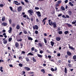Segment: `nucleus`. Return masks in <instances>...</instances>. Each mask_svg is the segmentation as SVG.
Returning <instances> with one entry per match:
<instances>
[{"mask_svg":"<svg viewBox=\"0 0 76 76\" xmlns=\"http://www.w3.org/2000/svg\"><path fill=\"white\" fill-rule=\"evenodd\" d=\"M28 12L29 13L30 15L31 16H32L33 15V14H34V11L32 10H28Z\"/></svg>","mask_w":76,"mask_h":76,"instance_id":"1","label":"nucleus"},{"mask_svg":"<svg viewBox=\"0 0 76 76\" xmlns=\"http://www.w3.org/2000/svg\"><path fill=\"white\" fill-rule=\"evenodd\" d=\"M15 46L17 48V49H19L20 48L19 47V44L18 42H16L15 44Z\"/></svg>","mask_w":76,"mask_h":76,"instance_id":"2","label":"nucleus"},{"mask_svg":"<svg viewBox=\"0 0 76 76\" xmlns=\"http://www.w3.org/2000/svg\"><path fill=\"white\" fill-rule=\"evenodd\" d=\"M49 24L50 26H51V25H53V21H51L50 19H49L48 20Z\"/></svg>","mask_w":76,"mask_h":76,"instance_id":"3","label":"nucleus"},{"mask_svg":"<svg viewBox=\"0 0 76 76\" xmlns=\"http://www.w3.org/2000/svg\"><path fill=\"white\" fill-rule=\"evenodd\" d=\"M68 45L69 46V48L71 50H75V48H73V46H70V44H69Z\"/></svg>","mask_w":76,"mask_h":76,"instance_id":"4","label":"nucleus"},{"mask_svg":"<svg viewBox=\"0 0 76 76\" xmlns=\"http://www.w3.org/2000/svg\"><path fill=\"white\" fill-rule=\"evenodd\" d=\"M36 14L39 17H41V12L39 11H36Z\"/></svg>","mask_w":76,"mask_h":76,"instance_id":"5","label":"nucleus"},{"mask_svg":"<svg viewBox=\"0 0 76 76\" xmlns=\"http://www.w3.org/2000/svg\"><path fill=\"white\" fill-rule=\"evenodd\" d=\"M33 29L38 30V26L37 25H35L34 26H33Z\"/></svg>","mask_w":76,"mask_h":76,"instance_id":"6","label":"nucleus"},{"mask_svg":"<svg viewBox=\"0 0 76 76\" xmlns=\"http://www.w3.org/2000/svg\"><path fill=\"white\" fill-rule=\"evenodd\" d=\"M62 17L64 19H66V18H69V16L68 15H66V17L64 15H62Z\"/></svg>","mask_w":76,"mask_h":76,"instance_id":"7","label":"nucleus"},{"mask_svg":"<svg viewBox=\"0 0 76 76\" xmlns=\"http://www.w3.org/2000/svg\"><path fill=\"white\" fill-rule=\"evenodd\" d=\"M13 3H14L15 4H16V5H18V6L19 5H20V3H18V1H13ZM18 3V4H17Z\"/></svg>","mask_w":76,"mask_h":76,"instance_id":"8","label":"nucleus"},{"mask_svg":"<svg viewBox=\"0 0 76 76\" xmlns=\"http://www.w3.org/2000/svg\"><path fill=\"white\" fill-rule=\"evenodd\" d=\"M53 28H56V27H57V23L56 22H53Z\"/></svg>","mask_w":76,"mask_h":76,"instance_id":"9","label":"nucleus"},{"mask_svg":"<svg viewBox=\"0 0 76 76\" xmlns=\"http://www.w3.org/2000/svg\"><path fill=\"white\" fill-rule=\"evenodd\" d=\"M67 54L69 56H72V53L69 51H67Z\"/></svg>","mask_w":76,"mask_h":76,"instance_id":"10","label":"nucleus"},{"mask_svg":"<svg viewBox=\"0 0 76 76\" xmlns=\"http://www.w3.org/2000/svg\"><path fill=\"white\" fill-rule=\"evenodd\" d=\"M10 29L8 30V32L9 33H11L12 32V27H9Z\"/></svg>","mask_w":76,"mask_h":76,"instance_id":"11","label":"nucleus"},{"mask_svg":"<svg viewBox=\"0 0 76 76\" xmlns=\"http://www.w3.org/2000/svg\"><path fill=\"white\" fill-rule=\"evenodd\" d=\"M2 25H3L4 26H6L7 25V23H6L4 22L2 23Z\"/></svg>","mask_w":76,"mask_h":76,"instance_id":"12","label":"nucleus"},{"mask_svg":"<svg viewBox=\"0 0 76 76\" xmlns=\"http://www.w3.org/2000/svg\"><path fill=\"white\" fill-rule=\"evenodd\" d=\"M24 69H25V70H27V71H28V70H31V69H30V68H29L28 67H25L24 68Z\"/></svg>","mask_w":76,"mask_h":76,"instance_id":"13","label":"nucleus"},{"mask_svg":"<svg viewBox=\"0 0 76 76\" xmlns=\"http://www.w3.org/2000/svg\"><path fill=\"white\" fill-rule=\"evenodd\" d=\"M18 12H20L22 10V7H19L18 8Z\"/></svg>","mask_w":76,"mask_h":76,"instance_id":"14","label":"nucleus"},{"mask_svg":"<svg viewBox=\"0 0 76 76\" xmlns=\"http://www.w3.org/2000/svg\"><path fill=\"white\" fill-rule=\"evenodd\" d=\"M61 39V38L59 37H57L56 38V40L58 41H60Z\"/></svg>","mask_w":76,"mask_h":76,"instance_id":"15","label":"nucleus"},{"mask_svg":"<svg viewBox=\"0 0 76 76\" xmlns=\"http://www.w3.org/2000/svg\"><path fill=\"white\" fill-rule=\"evenodd\" d=\"M68 13L69 16H71L72 15V12L71 10H69L68 11Z\"/></svg>","mask_w":76,"mask_h":76,"instance_id":"16","label":"nucleus"},{"mask_svg":"<svg viewBox=\"0 0 76 76\" xmlns=\"http://www.w3.org/2000/svg\"><path fill=\"white\" fill-rule=\"evenodd\" d=\"M16 28L17 29H20V26H19V25L18 24L17 25Z\"/></svg>","mask_w":76,"mask_h":76,"instance_id":"17","label":"nucleus"},{"mask_svg":"<svg viewBox=\"0 0 76 76\" xmlns=\"http://www.w3.org/2000/svg\"><path fill=\"white\" fill-rule=\"evenodd\" d=\"M47 19V18L46 17L45 18H44L42 21V23H44V22H45V20Z\"/></svg>","mask_w":76,"mask_h":76,"instance_id":"18","label":"nucleus"},{"mask_svg":"<svg viewBox=\"0 0 76 76\" xmlns=\"http://www.w3.org/2000/svg\"><path fill=\"white\" fill-rule=\"evenodd\" d=\"M51 45L52 47H53L54 46V42L53 41L50 42Z\"/></svg>","mask_w":76,"mask_h":76,"instance_id":"19","label":"nucleus"},{"mask_svg":"<svg viewBox=\"0 0 76 76\" xmlns=\"http://www.w3.org/2000/svg\"><path fill=\"white\" fill-rule=\"evenodd\" d=\"M28 40H31V41H32V40H33V39L29 36L28 37Z\"/></svg>","mask_w":76,"mask_h":76,"instance_id":"20","label":"nucleus"},{"mask_svg":"<svg viewBox=\"0 0 76 76\" xmlns=\"http://www.w3.org/2000/svg\"><path fill=\"white\" fill-rule=\"evenodd\" d=\"M25 59L26 60V61H27V62L29 61V58H28V57H27L25 58Z\"/></svg>","mask_w":76,"mask_h":76,"instance_id":"21","label":"nucleus"},{"mask_svg":"<svg viewBox=\"0 0 76 76\" xmlns=\"http://www.w3.org/2000/svg\"><path fill=\"white\" fill-rule=\"evenodd\" d=\"M38 45H39V47H42V44L41 43H39Z\"/></svg>","mask_w":76,"mask_h":76,"instance_id":"22","label":"nucleus"},{"mask_svg":"<svg viewBox=\"0 0 76 76\" xmlns=\"http://www.w3.org/2000/svg\"><path fill=\"white\" fill-rule=\"evenodd\" d=\"M32 60L34 62H36V61H37V60L35 59L34 57H33Z\"/></svg>","mask_w":76,"mask_h":76,"instance_id":"23","label":"nucleus"},{"mask_svg":"<svg viewBox=\"0 0 76 76\" xmlns=\"http://www.w3.org/2000/svg\"><path fill=\"white\" fill-rule=\"evenodd\" d=\"M61 9L62 10H65V8H64V7H63V6H61Z\"/></svg>","mask_w":76,"mask_h":76,"instance_id":"24","label":"nucleus"},{"mask_svg":"<svg viewBox=\"0 0 76 76\" xmlns=\"http://www.w3.org/2000/svg\"><path fill=\"white\" fill-rule=\"evenodd\" d=\"M3 42L4 43V44H7V41L6 40H4Z\"/></svg>","mask_w":76,"mask_h":76,"instance_id":"25","label":"nucleus"},{"mask_svg":"<svg viewBox=\"0 0 76 76\" xmlns=\"http://www.w3.org/2000/svg\"><path fill=\"white\" fill-rule=\"evenodd\" d=\"M44 41L45 42V44H47V39H46L45 38H44Z\"/></svg>","mask_w":76,"mask_h":76,"instance_id":"26","label":"nucleus"},{"mask_svg":"<svg viewBox=\"0 0 76 76\" xmlns=\"http://www.w3.org/2000/svg\"><path fill=\"white\" fill-rule=\"evenodd\" d=\"M23 33L24 34H28V32L27 31H26V30H24L23 31Z\"/></svg>","mask_w":76,"mask_h":76,"instance_id":"27","label":"nucleus"},{"mask_svg":"<svg viewBox=\"0 0 76 76\" xmlns=\"http://www.w3.org/2000/svg\"><path fill=\"white\" fill-rule=\"evenodd\" d=\"M66 24L67 26H68V27L70 28V27H71L72 26L68 23H66Z\"/></svg>","mask_w":76,"mask_h":76,"instance_id":"28","label":"nucleus"},{"mask_svg":"<svg viewBox=\"0 0 76 76\" xmlns=\"http://www.w3.org/2000/svg\"><path fill=\"white\" fill-rule=\"evenodd\" d=\"M37 56L39 57H40V58H42V55H40L39 54H37Z\"/></svg>","mask_w":76,"mask_h":76,"instance_id":"29","label":"nucleus"},{"mask_svg":"<svg viewBox=\"0 0 76 76\" xmlns=\"http://www.w3.org/2000/svg\"><path fill=\"white\" fill-rule=\"evenodd\" d=\"M64 72L65 73H67V68H65Z\"/></svg>","mask_w":76,"mask_h":76,"instance_id":"30","label":"nucleus"},{"mask_svg":"<svg viewBox=\"0 0 76 76\" xmlns=\"http://www.w3.org/2000/svg\"><path fill=\"white\" fill-rule=\"evenodd\" d=\"M55 7H58V6H60V5L58 3H57L55 5Z\"/></svg>","mask_w":76,"mask_h":76,"instance_id":"31","label":"nucleus"},{"mask_svg":"<svg viewBox=\"0 0 76 76\" xmlns=\"http://www.w3.org/2000/svg\"><path fill=\"white\" fill-rule=\"evenodd\" d=\"M69 33V31H66L64 32V34L65 35H67V34Z\"/></svg>","mask_w":76,"mask_h":76,"instance_id":"32","label":"nucleus"},{"mask_svg":"<svg viewBox=\"0 0 76 76\" xmlns=\"http://www.w3.org/2000/svg\"><path fill=\"white\" fill-rule=\"evenodd\" d=\"M69 4H70V6H74L73 4H72L71 2H70L69 3Z\"/></svg>","mask_w":76,"mask_h":76,"instance_id":"33","label":"nucleus"},{"mask_svg":"<svg viewBox=\"0 0 76 76\" xmlns=\"http://www.w3.org/2000/svg\"><path fill=\"white\" fill-rule=\"evenodd\" d=\"M41 72H43V73H45V69H42L41 70Z\"/></svg>","mask_w":76,"mask_h":76,"instance_id":"34","label":"nucleus"},{"mask_svg":"<svg viewBox=\"0 0 76 76\" xmlns=\"http://www.w3.org/2000/svg\"><path fill=\"white\" fill-rule=\"evenodd\" d=\"M73 60H76V55H75L74 56H73Z\"/></svg>","mask_w":76,"mask_h":76,"instance_id":"35","label":"nucleus"},{"mask_svg":"<svg viewBox=\"0 0 76 76\" xmlns=\"http://www.w3.org/2000/svg\"><path fill=\"white\" fill-rule=\"evenodd\" d=\"M18 66H19L20 67H22V66H23V64L20 63L18 64Z\"/></svg>","mask_w":76,"mask_h":76,"instance_id":"36","label":"nucleus"},{"mask_svg":"<svg viewBox=\"0 0 76 76\" xmlns=\"http://www.w3.org/2000/svg\"><path fill=\"white\" fill-rule=\"evenodd\" d=\"M16 26V24L15 23H13L12 24V26L13 28H15V27Z\"/></svg>","mask_w":76,"mask_h":76,"instance_id":"37","label":"nucleus"},{"mask_svg":"<svg viewBox=\"0 0 76 76\" xmlns=\"http://www.w3.org/2000/svg\"><path fill=\"white\" fill-rule=\"evenodd\" d=\"M5 20V17H2V22H3Z\"/></svg>","mask_w":76,"mask_h":76,"instance_id":"38","label":"nucleus"},{"mask_svg":"<svg viewBox=\"0 0 76 76\" xmlns=\"http://www.w3.org/2000/svg\"><path fill=\"white\" fill-rule=\"evenodd\" d=\"M3 69V67H1L0 69V70L1 71V72H3V70H2Z\"/></svg>","mask_w":76,"mask_h":76,"instance_id":"39","label":"nucleus"},{"mask_svg":"<svg viewBox=\"0 0 76 76\" xmlns=\"http://www.w3.org/2000/svg\"><path fill=\"white\" fill-rule=\"evenodd\" d=\"M49 60L50 61H52V62H54V59H51V58L49 59Z\"/></svg>","mask_w":76,"mask_h":76,"instance_id":"40","label":"nucleus"},{"mask_svg":"<svg viewBox=\"0 0 76 76\" xmlns=\"http://www.w3.org/2000/svg\"><path fill=\"white\" fill-rule=\"evenodd\" d=\"M35 33L36 35H38V31L37 30H36L35 31Z\"/></svg>","mask_w":76,"mask_h":76,"instance_id":"41","label":"nucleus"},{"mask_svg":"<svg viewBox=\"0 0 76 76\" xmlns=\"http://www.w3.org/2000/svg\"><path fill=\"white\" fill-rule=\"evenodd\" d=\"M61 3V1L60 0V1H58V3H58L60 5V4Z\"/></svg>","mask_w":76,"mask_h":76,"instance_id":"42","label":"nucleus"},{"mask_svg":"<svg viewBox=\"0 0 76 76\" xmlns=\"http://www.w3.org/2000/svg\"><path fill=\"white\" fill-rule=\"evenodd\" d=\"M58 33L59 34H63V32H62V31H60Z\"/></svg>","mask_w":76,"mask_h":76,"instance_id":"43","label":"nucleus"},{"mask_svg":"<svg viewBox=\"0 0 76 76\" xmlns=\"http://www.w3.org/2000/svg\"><path fill=\"white\" fill-rule=\"evenodd\" d=\"M68 66L69 67H72V65L70 64H68Z\"/></svg>","mask_w":76,"mask_h":76,"instance_id":"44","label":"nucleus"},{"mask_svg":"<svg viewBox=\"0 0 76 76\" xmlns=\"http://www.w3.org/2000/svg\"><path fill=\"white\" fill-rule=\"evenodd\" d=\"M46 52H47V53H49L50 54H51V52H50V51L48 50H46Z\"/></svg>","mask_w":76,"mask_h":76,"instance_id":"45","label":"nucleus"},{"mask_svg":"<svg viewBox=\"0 0 76 76\" xmlns=\"http://www.w3.org/2000/svg\"><path fill=\"white\" fill-rule=\"evenodd\" d=\"M22 74L21 75H24L25 74V73H26V72H25L24 71H23L22 72Z\"/></svg>","mask_w":76,"mask_h":76,"instance_id":"46","label":"nucleus"},{"mask_svg":"<svg viewBox=\"0 0 76 76\" xmlns=\"http://www.w3.org/2000/svg\"><path fill=\"white\" fill-rule=\"evenodd\" d=\"M28 55H30V56H33V55H34V54H32L31 53H28Z\"/></svg>","mask_w":76,"mask_h":76,"instance_id":"47","label":"nucleus"},{"mask_svg":"<svg viewBox=\"0 0 76 76\" xmlns=\"http://www.w3.org/2000/svg\"><path fill=\"white\" fill-rule=\"evenodd\" d=\"M30 19L31 22H33V21H34V18H32V17H31V18H30Z\"/></svg>","mask_w":76,"mask_h":76,"instance_id":"48","label":"nucleus"},{"mask_svg":"<svg viewBox=\"0 0 76 76\" xmlns=\"http://www.w3.org/2000/svg\"><path fill=\"white\" fill-rule=\"evenodd\" d=\"M20 46H21V47L20 48V49H21V48H22V46H23V44H22V43H20Z\"/></svg>","mask_w":76,"mask_h":76,"instance_id":"49","label":"nucleus"},{"mask_svg":"<svg viewBox=\"0 0 76 76\" xmlns=\"http://www.w3.org/2000/svg\"><path fill=\"white\" fill-rule=\"evenodd\" d=\"M18 58L19 60H23V58H22V57H21L20 56H19V57H18Z\"/></svg>","mask_w":76,"mask_h":76,"instance_id":"50","label":"nucleus"},{"mask_svg":"<svg viewBox=\"0 0 76 76\" xmlns=\"http://www.w3.org/2000/svg\"><path fill=\"white\" fill-rule=\"evenodd\" d=\"M9 22L10 24H11V23H12V20L10 19L9 20Z\"/></svg>","mask_w":76,"mask_h":76,"instance_id":"51","label":"nucleus"},{"mask_svg":"<svg viewBox=\"0 0 76 76\" xmlns=\"http://www.w3.org/2000/svg\"><path fill=\"white\" fill-rule=\"evenodd\" d=\"M12 38H9V40H9V42L11 41H12Z\"/></svg>","mask_w":76,"mask_h":76,"instance_id":"52","label":"nucleus"},{"mask_svg":"<svg viewBox=\"0 0 76 76\" xmlns=\"http://www.w3.org/2000/svg\"><path fill=\"white\" fill-rule=\"evenodd\" d=\"M39 53L40 54H42V53H44V51H43V50H41L40 51Z\"/></svg>","mask_w":76,"mask_h":76,"instance_id":"53","label":"nucleus"},{"mask_svg":"<svg viewBox=\"0 0 76 76\" xmlns=\"http://www.w3.org/2000/svg\"><path fill=\"white\" fill-rule=\"evenodd\" d=\"M48 57L49 58V60H50L51 58V56L49 55L48 56Z\"/></svg>","mask_w":76,"mask_h":76,"instance_id":"54","label":"nucleus"},{"mask_svg":"<svg viewBox=\"0 0 76 76\" xmlns=\"http://www.w3.org/2000/svg\"><path fill=\"white\" fill-rule=\"evenodd\" d=\"M68 57H69V55H66L65 56V57L66 58H68Z\"/></svg>","mask_w":76,"mask_h":76,"instance_id":"55","label":"nucleus"},{"mask_svg":"<svg viewBox=\"0 0 76 76\" xmlns=\"http://www.w3.org/2000/svg\"><path fill=\"white\" fill-rule=\"evenodd\" d=\"M52 71V72H54V69H53V68H52L50 69Z\"/></svg>","mask_w":76,"mask_h":76,"instance_id":"56","label":"nucleus"},{"mask_svg":"<svg viewBox=\"0 0 76 76\" xmlns=\"http://www.w3.org/2000/svg\"><path fill=\"white\" fill-rule=\"evenodd\" d=\"M35 9L36 10H39V8L38 7H35Z\"/></svg>","mask_w":76,"mask_h":76,"instance_id":"57","label":"nucleus"},{"mask_svg":"<svg viewBox=\"0 0 76 76\" xmlns=\"http://www.w3.org/2000/svg\"><path fill=\"white\" fill-rule=\"evenodd\" d=\"M21 3L22 4H23V5H25V3H24V2H23L21 1Z\"/></svg>","mask_w":76,"mask_h":76,"instance_id":"58","label":"nucleus"},{"mask_svg":"<svg viewBox=\"0 0 76 76\" xmlns=\"http://www.w3.org/2000/svg\"><path fill=\"white\" fill-rule=\"evenodd\" d=\"M10 8L11 11H13V8L12 7H10Z\"/></svg>","mask_w":76,"mask_h":76,"instance_id":"59","label":"nucleus"},{"mask_svg":"<svg viewBox=\"0 0 76 76\" xmlns=\"http://www.w3.org/2000/svg\"><path fill=\"white\" fill-rule=\"evenodd\" d=\"M62 14H59V15H58V17H60V16H62Z\"/></svg>","mask_w":76,"mask_h":76,"instance_id":"60","label":"nucleus"},{"mask_svg":"<svg viewBox=\"0 0 76 76\" xmlns=\"http://www.w3.org/2000/svg\"><path fill=\"white\" fill-rule=\"evenodd\" d=\"M17 41H22V39H20L17 40Z\"/></svg>","mask_w":76,"mask_h":76,"instance_id":"61","label":"nucleus"},{"mask_svg":"<svg viewBox=\"0 0 76 76\" xmlns=\"http://www.w3.org/2000/svg\"><path fill=\"white\" fill-rule=\"evenodd\" d=\"M34 51L35 53H37V52H38V50L37 49H35L34 50Z\"/></svg>","mask_w":76,"mask_h":76,"instance_id":"62","label":"nucleus"},{"mask_svg":"<svg viewBox=\"0 0 76 76\" xmlns=\"http://www.w3.org/2000/svg\"><path fill=\"white\" fill-rule=\"evenodd\" d=\"M36 21L37 23H38L39 22V19L38 18L36 19Z\"/></svg>","mask_w":76,"mask_h":76,"instance_id":"63","label":"nucleus"},{"mask_svg":"<svg viewBox=\"0 0 76 76\" xmlns=\"http://www.w3.org/2000/svg\"><path fill=\"white\" fill-rule=\"evenodd\" d=\"M35 50V48L34 47H32L31 48V50L32 51H34Z\"/></svg>","mask_w":76,"mask_h":76,"instance_id":"64","label":"nucleus"}]
</instances>
